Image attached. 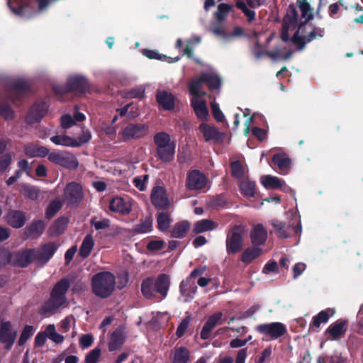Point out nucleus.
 Instances as JSON below:
<instances>
[{
	"instance_id": "obj_23",
	"label": "nucleus",
	"mask_w": 363,
	"mask_h": 363,
	"mask_svg": "<svg viewBox=\"0 0 363 363\" xmlns=\"http://www.w3.org/2000/svg\"><path fill=\"white\" fill-rule=\"evenodd\" d=\"M324 35V30L319 28L313 29L308 36H304L303 38L298 37V34L296 33L293 38V43L298 47L299 50H301L306 43H308L314 39H318L323 37Z\"/></svg>"
},
{
	"instance_id": "obj_20",
	"label": "nucleus",
	"mask_w": 363,
	"mask_h": 363,
	"mask_svg": "<svg viewBox=\"0 0 363 363\" xmlns=\"http://www.w3.org/2000/svg\"><path fill=\"white\" fill-rule=\"evenodd\" d=\"M199 130L202 133L206 142L219 141L223 138V134L218 131L216 127L205 123H202L199 125Z\"/></svg>"
},
{
	"instance_id": "obj_60",
	"label": "nucleus",
	"mask_w": 363,
	"mask_h": 363,
	"mask_svg": "<svg viewBox=\"0 0 363 363\" xmlns=\"http://www.w3.org/2000/svg\"><path fill=\"white\" fill-rule=\"evenodd\" d=\"M33 332L34 329L32 326L26 325L22 331V333L18 340V345H23L27 341V340H28L33 335Z\"/></svg>"
},
{
	"instance_id": "obj_36",
	"label": "nucleus",
	"mask_w": 363,
	"mask_h": 363,
	"mask_svg": "<svg viewBox=\"0 0 363 363\" xmlns=\"http://www.w3.org/2000/svg\"><path fill=\"white\" fill-rule=\"evenodd\" d=\"M94 245V240L91 234H88L85 236L84 238L82 243L79 248V255L83 257L86 258L87 257Z\"/></svg>"
},
{
	"instance_id": "obj_18",
	"label": "nucleus",
	"mask_w": 363,
	"mask_h": 363,
	"mask_svg": "<svg viewBox=\"0 0 363 363\" xmlns=\"http://www.w3.org/2000/svg\"><path fill=\"white\" fill-rule=\"evenodd\" d=\"M48 106L45 103L36 104L33 106L26 117L29 124L39 122L48 113Z\"/></svg>"
},
{
	"instance_id": "obj_57",
	"label": "nucleus",
	"mask_w": 363,
	"mask_h": 363,
	"mask_svg": "<svg viewBox=\"0 0 363 363\" xmlns=\"http://www.w3.org/2000/svg\"><path fill=\"white\" fill-rule=\"evenodd\" d=\"M201 42V38L194 36L186 42L185 48L183 50V55H187L189 57L191 55V50L194 45L199 44Z\"/></svg>"
},
{
	"instance_id": "obj_48",
	"label": "nucleus",
	"mask_w": 363,
	"mask_h": 363,
	"mask_svg": "<svg viewBox=\"0 0 363 363\" xmlns=\"http://www.w3.org/2000/svg\"><path fill=\"white\" fill-rule=\"evenodd\" d=\"M21 192L25 196L32 200L37 199L40 194V191L37 187L26 184L21 185Z\"/></svg>"
},
{
	"instance_id": "obj_1",
	"label": "nucleus",
	"mask_w": 363,
	"mask_h": 363,
	"mask_svg": "<svg viewBox=\"0 0 363 363\" xmlns=\"http://www.w3.org/2000/svg\"><path fill=\"white\" fill-rule=\"evenodd\" d=\"M69 288V283L66 280H61L54 287L50 299L46 302L41 309V313L50 315L57 308L62 306L65 301V294Z\"/></svg>"
},
{
	"instance_id": "obj_63",
	"label": "nucleus",
	"mask_w": 363,
	"mask_h": 363,
	"mask_svg": "<svg viewBox=\"0 0 363 363\" xmlns=\"http://www.w3.org/2000/svg\"><path fill=\"white\" fill-rule=\"evenodd\" d=\"M148 180V176L147 174L141 177H137L133 179V184L140 191H143L146 186V182Z\"/></svg>"
},
{
	"instance_id": "obj_22",
	"label": "nucleus",
	"mask_w": 363,
	"mask_h": 363,
	"mask_svg": "<svg viewBox=\"0 0 363 363\" xmlns=\"http://www.w3.org/2000/svg\"><path fill=\"white\" fill-rule=\"evenodd\" d=\"M191 104L198 118L200 120H206L208 118V110L206 101L203 97H191Z\"/></svg>"
},
{
	"instance_id": "obj_41",
	"label": "nucleus",
	"mask_w": 363,
	"mask_h": 363,
	"mask_svg": "<svg viewBox=\"0 0 363 363\" xmlns=\"http://www.w3.org/2000/svg\"><path fill=\"white\" fill-rule=\"evenodd\" d=\"M190 228V223L187 220L177 223L172 230V236L176 238H184Z\"/></svg>"
},
{
	"instance_id": "obj_19",
	"label": "nucleus",
	"mask_w": 363,
	"mask_h": 363,
	"mask_svg": "<svg viewBox=\"0 0 363 363\" xmlns=\"http://www.w3.org/2000/svg\"><path fill=\"white\" fill-rule=\"evenodd\" d=\"M131 202L128 199L121 197H115L112 199L109 203V208L111 211L119 213L121 214H128L131 211Z\"/></svg>"
},
{
	"instance_id": "obj_29",
	"label": "nucleus",
	"mask_w": 363,
	"mask_h": 363,
	"mask_svg": "<svg viewBox=\"0 0 363 363\" xmlns=\"http://www.w3.org/2000/svg\"><path fill=\"white\" fill-rule=\"evenodd\" d=\"M272 161L276 164L282 174H286L291 167V161L284 154L274 155Z\"/></svg>"
},
{
	"instance_id": "obj_30",
	"label": "nucleus",
	"mask_w": 363,
	"mask_h": 363,
	"mask_svg": "<svg viewBox=\"0 0 363 363\" xmlns=\"http://www.w3.org/2000/svg\"><path fill=\"white\" fill-rule=\"evenodd\" d=\"M169 284V277L166 274H160L155 282V290L164 298L167 294Z\"/></svg>"
},
{
	"instance_id": "obj_15",
	"label": "nucleus",
	"mask_w": 363,
	"mask_h": 363,
	"mask_svg": "<svg viewBox=\"0 0 363 363\" xmlns=\"http://www.w3.org/2000/svg\"><path fill=\"white\" fill-rule=\"evenodd\" d=\"M57 248L58 245L54 242L43 245L40 249L35 250V259L43 264L47 263L52 257Z\"/></svg>"
},
{
	"instance_id": "obj_2",
	"label": "nucleus",
	"mask_w": 363,
	"mask_h": 363,
	"mask_svg": "<svg viewBox=\"0 0 363 363\" xmlns=\"http://www.w3.org/2000/svg\"><path fill=\"white\" fill-rule=\"evenodd\" d=\"M116 284L115 277L110 272L98 273L92 278L94 293L100 297L106 298L111 295Z\"/></svg>"
},
{
	"instance_id": "obj_37",
	"label": "nucleus",
	"mask_w": 363,
	"mask_h": 363,
	"mask_svg": "<svg viewBox=\"0 0 363 363\" xmlns=\"http://www.w3.org/2000/svg\"><path fill=\"white\" fill-rule=\"evenodd\" d=\"M240 182V189L242 194L247 197L251 198L255 195V184L250 181L248 177L242 179Z\"/></svg>"
},
{
	"instance_id": "obj_32",
	"label": "nucleus",
	"mask_w": 363,
	"mask_h": 363,
	"mask_svg": "<svg viewBox=\"0 0 363 363\" xmlns=\"http://www.w3.org/2000/svg\"><path fill=\"white\" fill-rule=\"evenodd\" d=\"M125 340L124 332L122 329L116 330L111 335L108 344L109 350H118L121 347Z\"/></svg>"
},
{
	"instance_id": "obj_38",
	"label": "nucleus",
	"mask_w": 363,
	"mask_h": 363,
	"mask_svg": "<svg viewBox=\"0 0 363 363\" xmlns=\"http://www.w3.org/2000/svg\"><path fill=\"white\" fill-rule=\"evenodd\" d=\"M232 175L239 181L244 179L247 177V168L239 161H235L231 163Z\"/></svg>"
},
{
	"instance_id": "obj_64",
	"label": "nucleus",
	"mask_w": 363,
	"mask_h": 363,
	"mask_svg": "<svg viewBox=\"0 0 363 363\" xmlns=\"http://www.w3.org/2000/svg\"><path fill=\"white\" fill-rule=\"evenodd\" d=\"M101 351L99 349H94L86 355V363H97Z\"/></svg>"
},
{
	"instance_id": "obj_46",
	"label": "nucleus",
	"mask_w": 363,
	"mask_h": 363,
	"mask_svg": "<svg viewBox=\"0 0 363 363\" xmlns=\"http://www.w3.org/2000/svg\"><path fill=\"white\" fill-rule=\"evenodd\" d=\"M141 291L143 295L147 298L154 297L156 290L152 279L148 278L143 281Z\"/></svg>"
},
{
	"instance_id": "obj_16",
	"label": "nucleus",
	"mask_w": 363,
	"mask_h": 363,
	"mask_svg": "<svg viewBox=\"0 0 363 363\" xmlns=\"http://www.w3.org/2000/svg\"><path fill=\"white\" fill-rule=\"evenodd\" d=\"M151 200L156 207L160 208H167L171 203L170 200L167 196L165 189L161 186H156L153 189L151 194Z\"/></svg>"
},
{
	"instance_id": "obj_3",
	"label": "nucleus",
	"mask_w": 363,
	"mask_h": 363,
	"mask_svg": "<svg viewBox=\"0 0 363 363\" xmlns=\"http://www.w3.org/2000/svg\"><path fill=\"white\" fill-rule=\"evenodd\" d=\"M159 158L164 162L173 160L175 154V143L172 141L170 136L164 133H157L154 137Z\"/></svg>"
},
{
	"instance_id": "obj_56",
	"label": "nucleus",
	"mask_w": 363,
	"mask_h": 363,
	"mask_svg": "<svg viewBox=\"0 0 363 363\" xmlns=\"http://www.w3.org/2000/svg\"><path fill=\"white\" fill-rule=\"evenodd\" d=\"M236 6L244 13L247 18L248 22H252L255 19V12L249 9L243 1L238 0L236 1Z\"/></svg>"
},
{
	"instance_id": "obj_10",
	"label": "nucleus",
	"mask_w": 363,
	"mask_h": 363,
	"mask_svg": "<svg viewBox=\"0 0 363 363\" xmlns=\"http://www.w3.org/2000/svg\"><path fill=\"white\" fill-rule=\"evenodd\" d=\"M242 230L240 228L233 229L226 240L228 253H237L242 248Z\"/></svg>"
},
{
	"instance_id": "obj_45",
	"label": "nucleus",
	"mask_w": 363,
	"mask_h": 363,
	"mask_svg": "<svg viewBox=\"0 0 363 363\" xmlns=\"http://www.w3.org/2000/svg\"><path fill=\"white\" fill-rule=\"evenodd\" d=\"M44 230V223L41 220H38L33 222L28 228H27L26 233L28 237L37 238L43 233Z\"/></svg>"
},
{
	"instance_id": "obj_51",
	"label": "nucleus",
	"mask_w": 363,
	"mask_h": 363,
	"mask_svg": "<svg viewBox=\"0 0 363 363\" xmlns=\"http://www.w3.org/2000/svg\"><path fill=\"white\" fill-rule=\"evenodd\" d=\"M172 220L169 216L166 213H160L157 216V228L160 231L165 232L168 230Z\"/></svg>"
},
{
	"instance_id": "obj_52",
	"label": "nucleus",
	"mask_w": 363,
	"mask_h": 363,
	"mask_svg": "<svg viewBox=\"0 0 363 363\" xmlns=\"http://www.w3.org/2000/svg\"><path fill=\"white\" fill-rule=\"evenodd\" d=\"M296 1L298 6L301 11L302 17L305 19V21H307L312 18L313 11L308 3L306 2V0Z\"/></svg>"
},
{
	"instance_id": "obj_44",
	"label": "nucleus",
	"mask_w": 363,
	"mask_h": 363,
	"mask_svg": "<svg viewBox=\"0 0 363 363\" xmlns=\"http://www.w3.org/2000/svg\"><path fill=\"white\" fill-rule=\"evenodd\" d=\"M74 120L70 115H65L61 118V125L63 128H69L75 124V121H83L85 119V116L76 111L74 115Z\"/></svg>"
},
{
	"instance_id": "obj_31",
	"label": "nucleus",
	"mask_w": 363,
	"mask_h": 363,
	"mask_svg": "<svg viewBox=\"0 0 363 363\" xmlns=\"http://www.w3.org/2000/svg\"><path fill=\"white\" fill-rule=\"evenodd\" d=\"M24 153L30 157H45L48 155V148L43 147V146H38L34 144H28L24 147Z\"/></svg>"
},
{
	"instance_id": "obj_61",
	"label": "nucleus",
	"mask_w": 363,
	"mask_h": 363,
	"mask_svg": "<svg viewBox=\"0 0 363 363\" xmlns=\"http://www.w3.org/2000/svg\"><path fill=\"white\" fill-rule=\"evenodd\" d=\"M12 161V156L10 153H6L0 157V173L6 171Z\"/></svg>"
},
{
	"instance_id": "obj_11",
	"label": "nucleus",
	"mask_w": 363,
	"mask_h": 363,
	"mask_svg": "<svg viewBox=\"0 0 363 363\" xmlns=\"http://www.w3.org/2000/svg\"><path fill=\"white\" fill-rule=\"evenodd\" d=\"M17 330L14 329L10 322H4L0 327V341L5 344L6 349H10L16 338Z\"/></svg>"
},
{
	"instance_id": "obj_42",
	"label": "nucleus",
	"mask_w": 363,
	"mask_h": 363,
	"mask_svg": "<svg viewBox=\"0 0 363 363\" xmlns=\"http://www.w3.org/2000/svg\"><path fill=\"white\" fill-rule=\"evenodd\" d=\"M335 313L334 309L328 308L325 311H320L317 315L313 318L311 325L315 328H319L322 323H325L329 320L330 316Z\"/></svg>"
},
{
	"instance_id": "obj_43",
	"label": "nucleus",
	"mask_w": 363,
	"mask_h": 363,
	"mask_svg": "<svg viewBox=\"0 0 363 363\" xmlns=\"http://www.w3.org/2000/svg\"><path fill=\"white\" fill-rule=\"evenodd\" d=\"M261 254L262 250L259 247H248L242 254L241 259L245 264H250L255 259L259 257Z\"/></svg>"
},
{
	"instance_id": "obj_55",
	"label": "nucleus",
	"mask_w": 363,
	"mask_h": 363,
	"mask_svg": "<svg viewBox=\"0 0 363 363\" xmlns=\"http://www.w3.org/2000/svg\"><path fill=\"white\" fill-rule=\"evenodd\" d=\"M210 30L223 42H228V32L225 31L223 26L213 24L210 28Z\"/></svg>"
},
{
	"instance_id": "obj_21",
	"label": "nucleus",
	"mask_w": 363,
	"mask_h": 363,
	"mask_svg": "<svg viewBox=\"0 0 363 363\" xmlns=\"http://www.w3.org/2000/svg\"><path fill=\"white\" fill-rule=\"evenodd\" d=\"M6 223L14 228H20L24 225L26 217L23 212L11 210L5 216Z\"/></svg>"
},
{
	"instance_id": "obj_58",
	"label": "nucleus",
	"mask_w": 363,
	"mask_h": 363,
	"mask_svg": "<svg viewBox=\"0 0 363 363\" xmlns=\"http://www.w3.org/2000/svg\"><path fill=\"white\" fill-rule=\"evenodd\" d=\"M62 203L59 200H55L49 205L46 211V216L52 218L62 207Z\"/></svg>"
},
{
	"instance_id": "obj_24",
	"label": "nucleus",
	"mask_w": 363,
	"mask_h": 363,
	"mask_svg": "<svg viewBox=\"0 0 363 363\" xmlns=\"http://www.w3.org/2000/svg\"><path fill=\"white\" fill-rule=\"evenodd\" d=\"M157 101L164 110H172L175 106V99L172 93L165 90H158L156 94Z\"/></svg>"
},
{
	"instance_id": "obj_26",
	"label": "nucleus",
	"mask_w": 363,
	"mask_h": 363,
	"mask_svg": "<svg viewBox=\"0 0 363 363\" xmlns=\"http://www.w3.org/2000/svg\"><path fill=\"white\" fill-rule=\"evenodd\" d=\"M28 87V82L23 78L18 77L10 79L7 85V89L11 91L9 97L12 101H14L15 99L13 94H18Z\"/></svg>"
},
{
	"instance_id": "obj_54",
	"label": "nucleus",
	"mask_w": 363,
	"mask_h": 363,
	"mask_svg": "<svg viewBox=\"0 0 363 363\" xmlns=\"http://www.w3.org/2000/svg\"><path fill=\"white\" fill-rule=\"evenodd\" d=\"M68 223V219L65 217L57 219L52 227V233L55 235H60L64 232Z\"/></svg>"
},
{
	"instance_id": "obj_13",
	"label": "nucleus",
	"mask_w": 363,
	"mask_h": 363,
	"mask_svg": "<svg viewBox=\"0 0 363 363\" xmlns=\"http://www.w3.org/2000/svg\"><path fill=\"white\" fill-rule=\"evenodd\" d=\"M273 226L277 230L279 237L286 238L291 236L292 234H300L301 232V221L298 218L297 224H290L286 225L284 223L281 221H274Z\"/></svg>"
},
{
	"instance_id": "obj_35",
	"label": "nucleus",
	"mask_w": 363,
	"mask_h": 363,
	"mask_svg": "<svg viewBox=\"0 0 363 363\" xmlns=\"http://www.w3.org/2000/svg\"><path fill=\"white\" fill-rule=\"evenodd\" d=\"M50 140L57 145L79 147L80 143L77 140L65 135H57L52 136Z\"/></svg>"
},
{
	"instance_id": "obj_34",
	"label": "nucleus",
	"mask_w": 363,
	"mask_h": 363,
	"mask_svg": "<svg viewBox=\"0 0 363 363\" xmlns=\"http://www.w3.org/2000/svg\"><path fill=\"white\" fill-rule=\"evenodd\" d=\"M260 182L265 188L274 189L281 188L284 184L283 180L272 175L262 176Z\"/></svg>"
},
{
	"instance_id": "obj_59",
	"label": "nucleus",
	"mask_w": 363,
	"mask_h": 363,
	"mask_svg": "<svg viewBox=\"0 0 363 363\" xmlns=\"http://www.w3.org/2000/svg\"><path fill=\"white\" fill-rule=\"evenodd\" d=\"M152 229V221L150 218H146L141 223L137 225L135 230L140 233H149Z\"/></svg>"
},
{
	"instance_id": "obj_14",
	"label": "nucleus",
	"mask_w": 363,
	"mask_h": 363,
	"mask_svg": "<svg viewBox=\"0 0 363 363\" xmlns=\"http://www.w3.org/2000/svg\"><path fill=\"white\" fill-rule=\"evenodd\" d=\"M207 184V179L203 174L198 170L190 172L186 178V185L190 190H201Z\"/></svg>"
},
{
	"instance_id": "obj_25",
	"label": "nucleus",
	"mask_w": 363,
	"mask_h": 363,
	"mask_svg": "<svg viewBox=\"0 0 363 363\" xmlns=\"http://www.w3.org/2000/svg\"><path fill=\"white\" fill-rule=\"evenodd\" d=\"M222 316V313L218 312L213 314L208 318L201 333V337L202 339L206 340L209 337L210 333H211L213 329L217 325L221 323Z\"/></svg>"
},
{
	"instance_id": "obj_28",
	"label": "nucleus",
	"mask_w": 363,
	"mask_h": 363,
	"mask_svg": "<svg viewBox=\"0 0 363 363\" xmlns=\"http://www.w3.org/2000/svg\"><path fill=\"white\" fill-rule=\"evenodd\" d=\"M202 79L206 83L210 89H218L220 86V79L217 72L209 69L207 72L202 73Z\"/></svg>"
},
{
	"instance_id": "obj_27",
	"label": "nucleus",
	"mask_w": 363,
	"mask_h": 363,
	"mask_svg": "<svg viewBox=\"0 0 363 363\" xmlns=\"http://www.w3.org/2000/svg\"><path fill=\"white\" fill-rule=\"evenodd\" d=\"M252 242L255 245H260L265 242L267 233L266 229L261 224L254 225L252 230L250 233Z\"/></svg>"
},
{
	"instance_id": "obj_62",
	"label": "nucleus",
	"mask_w": 363,
	"mask_h": 363,
	"mask_svg": "<svg viewBox=\"0 0 363 363\" xmlns=\"http://www.w3.org/2000/svg\"><path fill=\"white\" fill-rule=\"evenodd\" d=\"M190 321H191L190 317H186L185 318H184L182 320V322L179 325L177 332H176V335L179 337H180L184 335L185 332L186 331L187 328H189Z\"/></svg>"
},
{
	"instance_id": "obj_9",
	"label": "nucleus",
	"mask_w": 363,
	"mask_h": 363,
	"mask_svg": "<svg viewBox=\"0 0 363 363\" xmlns=\"http://www.w3.org/2000/svg\"><path fill=\"white\" fill-rule=\"evenodd\" d=\"M298 26V15L295 10L291 8L288 10L286 16L284 18L281 39L286 42L289 38V32L295 30Z\"/></svg>"
},
{
	"instance_id": "obj_5",
	"label": "nucleus",
	"mask_w": 363,
	"mask_h": 363,
	"mask_svg": "<svg viewBox=\"0 0 363 363\" xmlns=\"http://www.w3.org/2000/svg\"><path fill=\"white\" fill-rule=\"evenodd\" d=\"M255 329L269 340H277L287 332L286 326L280 322L260 324L257 325Z\"/></svg>"
},
{
	"instance_id": "obj_47",
	"label": "nucleus",
	"mask_w": 363,
	"mask_h": 363,
	"mask_svg": "<svg viewBox=\"0 0 363 363\" xmlns=\"http://www.w3.org/2000/svg\"><path fill=\"white\" fill-rule=\"evenodd\" d=\"M189 351L183 347L175 350L172 363H187L189 360Z\"/></svg>"
},
{
	"instance_id": "obj_49",
	"label": "nucleus",
	"mask_w": 363,
	"mask_h": 363,
	"mask_svg": "<svg viewBox=\"0 0 363 363\" xmlns=\"http://www.w3.org/2000/svg\"><path fill=\"white\" fill-rule=\"evenodd\" d=\"M233 7L232 6L227 4H220L218 6V9L216 13H215V16L216 19L219 22H222L225 21L230 13V12L232 11Z\"/></svg>"
},
{
	"instance_id": "obj_4",
	"label": "nucleus",
	"mask_w": 363,
	"mask_h": 363,
	"mask_svg": "<svg viewBox=\"0 0 363 363\" xmlns=\"http://www.w3.org/2000/svg\"><path fill=\"white\" fill-rule=\"evenodd\" d=\"M203 272L204 269H196L191 273L189 278L181 283L179 299L182 301L189 302L194 298L197 287L193 279L202 274Z\"/></svg>"
},
{
	"instance_id": "obj_39",
	"label": "nucleus",
	"mask_w": 363,
	"mask_h": 363,
	"mask_svg": "<svg viewBox=\"0 0 363 363\" xmlns=\"http://www.w3.org/2000/svg\"><path fill=\"white\" fill-rule=\"evenodd\" d=\"M218 225L213 221L208 219H203L197 221L194 226L193 231L196 234L201 233L215 229Z\"/></svg>"
},
{
	"instance_id": "obj_50",
	"label": "nucleus",
	"mask_w": 363,
	"mask_h": 363,
	"mask_svg": "<svg viewBox=\"0 0 363 363\" xmlns=\"http://www.w3.org/2000/svg\"><path fill=\"white\" fill-rule=\"evenodd\" d=\"M143 53L145 56L147 57L150 59H158L162 61H167L169 63H172L179 60L178 57L173 59L170 57H167L166 55H160L154 50H143Z\"/></svg>"
},
{
	"instance_id": "obj_17",
	"label": "nucleus",
	"mask_w": 363,
	"mask_h": 363,
	"mask_svg": "<svg viewBox=\"0 0 363 363\" xmlns=\"http://www.w3.org/2000/svg\"><path fill=\"white\" fill-rule=\"evenodd\" d=\"M347 330V323L346 321H337L332 323L328 328L325 331V335L330 340H338L344 336Z\"/></svg>"
},
{
	"instance_id": "obj_7",
	"label": "nucleus",
	"mask_w": 363,
	"mask_h": 363,
	"mask_svg": "<svg viewBox=\"0 0 363 363\" xmlns=\"http://www.w3.org/2000/svg\"><path fill=\"white\" fill-rule=\"evenodd\" d=\"M49 161L67 169H76L79 162L76 157L68 152L55 151L48 155Z\"/></svg>"
},
{
	"instance_id": "obj_12",
	"label": "nucleus",
	"mask_w": 363,
	"mask_h": 363,
	"mask_svg": "<svg viewBox=\"0 0 363 363\" xmlns=\"http://www.w3.org/2000/svg\"><path fill=\"white\" fill-rule=\"evenodd\" d=\"M34 259H35V250L18 251L11 255V264L23 267Z\"/></svg>"
},
{
	"instance_id": "obj_33",
	"label": "nucleus",
	"mask_w": 363,
	"mask_h": 363,
	"mask_svg": "<svg viewBox=\"0 0 363 363\" xmlns=\"http://www.w3.org/2000/svg\"><path fill=\"white\" fill-rule=\"evenodd\" d=\"M292 50L286 48L285 46L279 45L274 51L267 52L269 55L273 60H287L292 55Z\"/></svg>"
},
{
	"instance_id": "obj_53",
	"label": "nucleus",
	"mask_w": 363,
	"mask_h": 363,
	"mask_svg": "<svg viewBox=\"0 0 363 363\" xmlns=\"http://www.w3.org/2000/svg\"><path fill=\"white\" fill-rule=\"evenodd\" d=\"M86 79L80 75L71 76L67 82L69 88L71 89H80L85 84Z\"/></svg>"
},
{
	"instance_id": "obj_40",
	"label": "nucleus",
	"mask_w": 363,
	"mask_h": 363,
	"mask_svg": "<svg viewBox=\"0 0 363 363\" xmlns=\"http://www.w3.org/2000/svg\"><path fill=\"white\" fill-rule=\"evenodd\" d=\"M203 83H205V82L202 79V75L199 79H194L189 83V89L192 97L198 96L199 98L206 96V92L201 91Z\"/></svg>"
},
{
	"instance_id": "obj_8",
	"label": "nucleus",
	"mask_w": 363,
	"mask_h": 363,
	"mask_svg": "<svg viewBox=\"0 0 363 363\" xmlns=\"http://www.w3.org/2000/svg\"><path fill=\"white\" fill-rule=\"evenodd\" d=\"M148 133V128L145 124L131 123L125 126L120 133L123 140L138 139L145 136Z\"/></svg>"
},
{
	"instance_id": "obj_6",
	"label": "nucleus",
	"mask_w": 363,
	"mask_h": 363,
	"mask_svg": "<svg viewBox=\"0 0 363 363\" xmlns=\"http://www.w3.org/2000/svg\"><path fill=\"white\" fill-rule=\"evenodd\" d=\"M84 198L82 186L75 182L68 183L64 189L63 201L68 206H76Z\"/></svg>"
}]
</instances>
